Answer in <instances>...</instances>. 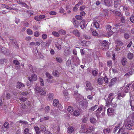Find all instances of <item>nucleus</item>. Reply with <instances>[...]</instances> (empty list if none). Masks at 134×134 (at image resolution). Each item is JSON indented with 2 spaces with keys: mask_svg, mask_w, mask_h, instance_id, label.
<instances>
[{
  "mask_svg": "<svg viewBox=\"0 0 134 134\" xmlns=\"http://www.w3.org/2000/svg\"><path fill=\"white\" fill-rule=\"evenodd\" d=\"M102 48L104 50H107L109 48V44L108 42L105 40L102 41Z\"/></svg>",
  "mask_w": 134,
  "mask_h": 134,
  "instance_id": "nucleus-1",
  "label": "nucleus"
},
{
  "mask_svg": "<svg viewBox=\"0 0 134 134\" xmlns=\"http://www.w3.org/2000/svg\"><path fill=\"white\" fill-rule=\"evenodd\" d=\"M86 89L87 91L90 90L91 91H94V88L91 86V84L90 82L88 81L86 82Z\"/></svg>",
  "mask_w": 134,
  "mask_h": 134,
  "instance_id": "nucleus-2",
  "label": "nucleus"
},
{
  "mask_svg": "<svg viewBox=\"0 0 134 134\" xmlns=\"http://www.w3.org/2000/svg\"><path fill=\"white\" fill-rule=\"evenodd\" d=\"M117 80V78L116 77L112 79L109 83V87H111L113 85H114L115 83H116Z\"/></svg>",
  "mask_w": 134,
  "mask_h": 134,
  "instance_id": "nucleus-3",
  "label": "nucleus"
},
{
  "mask_svg": "<svg viewBox=\"0 0 134 134\" xmlns=\"http://www.w3.org/2000/svg\"><path fill=\"white\" fill-rule=\"evenodd\" d=\"M121 63L122 65L125 66L127 63V59L125 57H123L121 60Z\"/></svg>",
  "mask_w": 134,
  "mask_h": 134,
  "instance_id": "nucleus-4",
  "label": "nucleus"
},
{
  "mask_svg": "<svg viewBox=\"0 0 134 134\" xmlns=\"http://www.w3.org/2000/svg\"><path fill=\"white\" fill-rule=\"evenodd\" d=\"M72 59V61L75 65H77L79 63V59L77 57H73Z\"/></svg>",
  "mask_w": 134,
  "mask_h": 134,
  "instance_id": "nucleus-5",
  "label": "nucleus"
},
{
  "mask_svg": "<svg viewBox=\"0 0 134 134\" xmlns=\"http://www.w3.org/2000/svg\"><path fill=\"white\" fill-rule=\"evenodd\" d=\"M59 110L55 109L54 110H51V114L54 116H56L59 114Z\"/></svg>",
  "mask_w": 134,
  "mask_h": 134,
  "instance_id": "nucleus-6",
  "label": "nucleus"
},
{
  "mask_svg": "<svg viewBox=\"0 0 134 134\" xmlns=\"http://www.w3.org/2000/svg\"><path fill=\"white\" fill-rule=\"evenodd\" d=\"M25 86V85L21 82H17V85H16V87L19 89H22Z\"/></svg>",
  "mask_w": 134,
  "mask_h": 134,
  "instance_id": "nucleus-7",
  "label": "nucleus"
},
{
  "mask_svg": "<svg viewBox=\"0 0 134 134\" xmlns=\"http://www.w3.org/2000/svg\"><path fill=\"white\" fill-rule=\"evenodd\" d=\"M9 38L10 42L12 44H13L14 46V45H15L17 47H18V46L17 44V42L15 39H13L11 37H9Z\"/></svg>",
  "mask_w": 134,
  "mask_h": 134,
  "instance_id": "nucleus-8",
  "label": "nucleus"
},
{
  "mask_svg": "<svg viewBox=\"0 0 134 134\" xmlns=\"http://www.w3.org/2000/svg\"><path fill=\"white\" fill-rule=\"evenodd\" d=\"M77 95L76 97V100L77 102H81L83 98L79 94H77Z\"/></svg>",
  "mask_w": 134,
  "mask_h": 134,
  "instance_id": "nucleus-9",
  "label": "nucleus"
},
{
  "mask_svg": "<svg viewBox=\"0 0 134 134\" xmlns=\"http://www.w3.org/2000/svg\"><path fill=\"white\" fill-rule=\"evenodd\" d=\"M72 33L77 37H79L80 36V33L77 29H75L72 31Z\"/></svg>",
  "mask_w": 134,
  "mask_h": 134,
  "instance_id": "nucleus-10",
  "label": "nucleus"
},
{
  "mask_svg": "<svg viewBox=\"0 0 134 134\" xmlns=\"http://www.w3.org/2000/svg\"><path fill=\"white\" fill-rule=\"evenodd\" d=\"M8 50L6 49V48L5 47H3L0 48V52L2 53L5 54L8 52Z\"/></svg>",
  "mask_w": 134,
  "mask_h": 134,
  "instance_id": "nucleus-11",
  "label": "nucleus"
},
{
  "mask_svg": "<svg viewBox=\"0 0 134 134\" xmlns=\"http://www.w3.org/2000/svg\"><path fill=\"white\" fill-rule=\"evenodd\" d=\"M113 99V97H112L111 96H110L109 97V95L108 97V99L107 100H106V103H107V104L109 105L110 104V103H111Z\"/></svg>",
  "mask_w": 134,
  "mask_h": 134,
  "instance_id": "nucleus-12",
  "label": "nucleus"
},
{
  "mask_svg": "<svg viewBox=\"0 0 134 134\" xmlns=\"http://www.w3.org/2000/svg\"><path fill=\"white\" fill-rule=\"evenodd\" d=\"M73 21L74 27L76 28L78 27L79 25V21L75 20L74 19H73Z\"/></svg>",
  "mask_w": 134,
  "mask_h": 134,
  "instance_id": "nucleus-13",
  "label": "nucleus"
},
{
  "mask_svg": "<svg viewBox=\"0 0 134 134\" xmlns=\"http://www.w3.org/2000/svg\"><path fill=\"white\" fill-rule=\"evenodd\" d=\"M29 68L32 72H35L36 71V68L35 67H33L31 64H29L28 65Z\"/></svg>",
  "mask_w": 134,
  "mask_h": 134,
  "instance_id": "nucleus-14",
  "label": "nucleus"
},
{
  "mask_svg": "<svg viewBox=\"0 0 134 134\" xmlns=\"http://www.w3.org/2000/svg\"><path fill=\"white\" fill-rule=\"evenodd\" d=\"M52 74L55 77H57L59 76V72L58 70H54Z\"/></svg>",
  "mask_w": 134,
  "mask_h": 134,
  "instance_id": "nucleus-15",
  "label": "nucleus"
},
{
  "mask_svg": "<svg viewBox=\"0 0 134 134\" xmlns=\"http://www.w3.org/2000/svg\"><path fill=\"white\" fill-rule=\"evenodd\" d=\"M105 5L107 6H110L111 3V0H104Z\"/></svg>",
  "mask_w": 134,
  "mask_h": 134,
  "instance_id": "nucleus-16",
  "label": "nucleus"
},
{
  "mask_svg": "<svg viewBox=\"0 0 134 134\" xmlns=\"http://www.w3.org/2000/svg\"><path fill=\"white\" fill-rule=\"evenodd\" d=\"M86 128L85 125H81L80 132L81 133L85 132V129Z\"/></svg>",
  "mask_w": 134,
  "mask_h": 134,
  "instance_id": "nucleus-17",
  "label": "nucleus"
},
{
  "mask_svg": "<svg viewBox=\"0 0 134 134\" xmlns=\"http://www.w3.org/2000/svg\"><path fill=\"white\" fill-rule=\"evenodd\" d=\"M134 123L133 121L132 120V119H130L129 120H127V123L126 124L127 125H131L132 126H133V124Z\"/></svg>",
  "mask_w": 134,
  "mask_h": 134,
  "instance_id": "nucleus-18",
  "label": "nucleus"
},
{
  "mask_svg": "<svg viewBox=\"0 0 134 134\" xmlns=\"http://www.w3.org/2000/svg\"><path fill=\"white\" fill-rule=\"evenodd\" d=\"M133 57V53L130 52L127 54V57L128 58L131 60L132 59Z\"/></svg>",
  "mask_w": 134,
  "mask_h": 134,
  "instance_id": "nucleus-19",
  "label": "nucleus"
},
{
  "mask_svg": "<svg viewBox=\"0 0 134 134\" xmlns=\"http://www.w3.org/2000/svg\"><path fill=\"white\" fill-rule=\"evenodd\" d=\"M54 98V95L53 93H51L49 94L48 97V99L49 100L51 101Z\"/></svg>",
  "mask_w": 134,
  "mask_h": 134,
  "instance_id": "nucleus-20",
  "label": "nucleus"
},
{
  "mask_svg": "<svg viewBox=\"0 0 134 134\" xmlns=\"http://www.w3.org/2000/svg\"><path fill=\"white\" fill-rule=\"evenodd\" d=\"M59 101L58 99H54L53 101V105L54 106H57L59 104Z\"/></svg>",
  "mask_w": 134,
  "mask_h": 134,
  "instance_id": "nucleus-21",
  "label": "nucleus"
},
{
  "mask_svg": "<svg viewBox=\"0 0 134 134\" xmlns=\"http://www.w3.org/2000/svg\"><path fill=\"white\" fill-rule=\"evenodd\" d=\"M97 82L99 85H101L103 83V79L101 78H99L98 79Z\"/></svg>",
  "mask_w": 134,
  "mask_h": 134,
  "instance_id": "nucleus-22",
  "label": "nucleus"
},
{
  "mask_svg": "<svg viewBox=\"0 0 134 134\" xmlns=\"http://www.w3.org/2000/svg\"><path fill=\"white\" fill-rule=\"evenodd\" d=\"M98 107V105H96L94 106L93 107H92L90 108L89 109V111L92 112L94 111Z\"/></svg>",
  "mask_w": 134,
  "mask_h": 134,
  "instance_id": "nucleus-23",
  "label": "nucleus"
},
{
  "mask_svg": "<svg viewBox=\"0 0 134 134\" xmlns=\"http://www.w3.org/2000/svg\"><path fill=\"white\" fill-rule=\"evenodd\" d=\"M50 40H48L45 42H44L42 43V44L43 45L45 46H48L50 44Z\"/></svg>",
  "mask_w": 134,
  "mask_h": 134,
  "instance_id": "nucleus-24",
  "label": "nucleus"
},
{
  "mask_svg": "<svg viewBox=\"0 0 134 134\" xmlns=\"http://www.w3.org/2000/svg\"><path fill=\"white\" fill-rule=\"evenodd\" d=\"M74 131V129L71 126H69L68 128V132L70 133H72Z\"/></svg>",
  "mask_w": 134,
  "mask_h": 134,
  "instance_id": "nucleus-25",
  "label": "nucleus"
},
{
  "mask_svg": "<svg viewBox=\"0 0 134 134\" xmlns=\"http://www.w3.org/2000/svg\"><path fill=\"white\" fill-rule=\"evenodd\" d=\"M34 129L36 132V134H40V131L39 130V127L37 126H35L34 127Z\"/></svg>",
  "mask_w": 134,
  "mask_h": 134,
  "instance_id": "nucleus-26",
  "label": "nucleus"
},
{
  "mask_svg": "<svg viewBox=\"0 0 134 134\" xmlns=\"http://www.w3.org/2000/svg\"><path fill=\"white\" fill-rule=\"evenodd\" d=\"M1 6L3 8H5L7 9L10 10V7L5 5L4 4H1Z\"/></svg>",
  "mask_w": 134,
  "mask_h": 134,
  "instance_id": "nucleus-27",
  "label": "nucleus"
},
{
  "mask_svg": "<svg viewBox=\"0 0 134 134\" xmlns=\"http://www.w3.org/2000/svg\"><path fill=\"white\" fill-rule=\"evenodd\" d=\"M118 99H119V98L121 97H124L125 95V94H122V93H121L120 91H118Z\"/></svg>",
  "mask_w": 134,
  "mask_h": 134,
  "instance_id": "nucleus-28",
  "label": "nucleus"
},
{
  "mask_svg": "<svg viewBox=\"0 0 134 134\" xmlns=\"http://www.w3.org/2000/svg\"><path fill=\"white\" fill-rule=\"evenodd\" d=\"M114 110V109L112 108H109L107 109L108 114L113 113Z\"/></svg>",
  "mask_w": 134,
  "mask_h": 134,
  "instance_id": "nucleus-29",
  "label": "nucleus"
},
{
  "mask_svg": "<svg viewBox=\"0 0 134 134\" xmlns=\"http://www.w3.org/2000/svg\"><path fill=\"white\" fill-rule=\"evenodd\" d=\"M42 90L39 87L37 86L35 88V90L37 92L40 93Z\"/></svg>",
  "mask_w": 134,
  "mask_h": 134,
  "instance_id": "nucleus-30",
  "label": "nucleus"
},
{
  "mask_svg": "<svg viewBox=\"0 0 134 134\" xmlns=\"http://www.w3.org/2000/svg\"><path fill=\"white\" fill-rule=\"evenodd\" d=\"M46 76L48 77V79H51L53 77L48 72H46Z\"/></svg>",
  "mask_w": 134,
  "mask_h": 134,
  "instance_id": "nucleus-31",
  "label": "nucleus"
},
{
  "mask_svg": "<svg viewBox=\"0 0 134 134\" xmlns=\"http://www.w3.org/2000/svg\"><path fill=\"white\" fill-rule=\"evenodd\" d=\"M80 102L81 103L80 105L82 107H83L86 104L87 101L86 100H83Z\"/></svg>",
  "mask_w": 134,
  "mask_h": 134,
  "instance_id": "nucleus-32",
  "label": "nucleus"
},
{
  "mask_svg": "<svg viewBox=\"0 0 134 134\" xmlns=\"http://www.w3.org/2000/svg\"><path fill=\"white\" fill-rule=\"evenodd\" d=\"M71 53V52L68 49L65 51L64 53V54L65 56H67L70 55Z\"/></svg>",
  "mask_w": 134,
  "mask_h": 134,
  "instance_id": "nucleus-33",
  "label": "nucleus"
},
{
  "mask_svg": "<svg viewBox=\"0 0 134 134\" xmlns=\"http://www.w3.org/2000/svg\"><path fill=\"white\" fill-rule=\"evenodd\" d=\"M106 30L107 31H110L111 29V26L109 25H107L105 26Z\"/></svg>",
  "mask_w": 134,
  "mask_h": 134,
  "instance_id": "nucleus-34",
  "label": "nucleus"
},
{
  "mask_svg": "<svg viewBox=\"0 0 134 134\" xmlns=\"http://www.w3.org/2000/svg\"><path fill=\"white\" fill-rule=\"evenodd\" d=\"M134 101L132 100H130V105L131 106L132 110L133 111H134V105L132 104V103Z\"/></svg>",
  "mask_w": 134,
  "mask_h": 134,
  "instance_id": "nucleus-35",
  "label": "nucleus"
},
{
  "mask_svg": "<svg viewBox=\"0 0 134 134\" xmlns=\"http://www.w3.org/2000/svg\"><path fill=\"white\" fill-rule=\"evenodd\" d=\"M121 123H120L118 125H117L116 126H115L114 130V132H116L117 130L118 129V128L120 127V125H121Z\"/></svg>",
  "mask_w": 134,
  "mask_h": 134,
  "instance_id": "nucleus-36",
  "label": "nucleus"
},
{
  "mask_svg": "<svg viewBox=\"0 0 134 134\" xmlns=\"http://www.w3.org/2000/svg\"><path fill=\"white\" fill-rule=\"evenodd\" d=\"M116 42L117 44L119 46H122L123 44L122 42L119 40H117Z\"/></svg>",
  "mask_w": 134,
  "mask_h": 134,
  "instance_id": "nucleus-37",
  "label": "nucleus"
},
{
  "mask_svg": "<svg viewBox=\"0 0 134 134\" xmlns=\"http://www.w3.org/2000/svg\"><path fill=\"white\" fill-rule=\"evenodd\" d=\"M110 131V130L108 128H107L103 130V132L105 134L109 133Z\"/></svg>",
  "mask_w": 134,
  "mask_h": 134,
  "instance_id": "nucleus-38",
  "label": "nucleus"
},
{
  "mask_svg": "<svg viewBox=\"0 0 134 134\" xmlns=\"http://www.w3.org/2000/svg\"><path fill=\"white\" fill-rule=\"evenodd\" d=\"M7 61V60L5 59H0V64H4Z\"/></svg>",
  "mask_w": 134,
  "mask_h": 134,
  "instance_id": "nucleus-39",
  "label": "nucleus"
},
{
  "mask_svg": "<svg viewBox=\"0 0 134 134\" xmlns=\"http://www.w3.org/2000/svg\"><path fill=\"white\" fill-rule=\"evenodd\" d=\"M52 34L55 37H58L59 36V34L57 32L53 31L52 32Z\"/></svg>",
  "mask_w": 134,
  "mask_h": 134,
  "instance_id": "nucleus-40",
  "label": "nucleus"
},
{
  "mask_svg": "<svg viewBox=\"0 0 134 134\" xmlns=\"http://www.w3.org/2000/svg\"><path fill=\"white\" fill-rule=\"evenodd\" d=\"M114 32H113L112 31H109L107 33V37H110L113 34Z\"/></svg>",
  "mask_w": 134,
  "mask_h": 134,
  "instance_id": "nucleus-41",
  "label": "nucleus"
},
{
  "mask_svg": "<svg viewBox=\"0 0 134 134\" xmlns=\"http://www.w3.org/2000/svg\"><path fill=\"white\" fill-rule=\"evenodd\" d=\"M31 77L32 80H35L37 79V76L35 74H33L31 75Z\"/></svg>",
  "mask_w": 134,
  "mask_h": 134,
  "instance_id": "nucleus-42",
  "label": "nucleus"
},
{
  "mask_svg": "<svg viewBox=\"0 0 134 134\" xmlns=\"http://www.w3.org/2000/svg\"><path fill=\"white\" fill-rule=\"evenodd\" d=\"M124 37L125 39H128L130 37L129 35L127 33H125L124 34Z\"/></svg>",
  "mask_w": 134,
  "mask_h": 134,
  "instance_id": "nucleus-43",
  "label": "nucleus"
},
{
  "mask_svg": "<svg viewBox=\"0 0 134 134\" xmlns=\"http://www.w3.org/2000/svg\"><path fill=\"white\" fill-rule=\"evenodd\" d=\"M125 126L126 128L128 130H131L132 129V126L131 125H127L126 124L125 125Z\"/></svg>",
  "mask_w": 134,
  "mask_h": 134,
  "instance_id": "nucleus-44",
  "label": "nucleus"
},
{
  "mask_svg": "<svg viewBox=\"0 0 134 134\" xmlns=\"http://www.w3.org/2000/svg\"><path fill=\"white\" fill-rule=\"evenodd\" d=\"M120 18V20L121 22L122 23H124L125 22V19L124 16H122Z\"/></svg>",
  "mask_w": 134,
  "mask_h": 134,
  "instance_id": "nucleus-45",
  "label": "nucleus"
},
{
  "mask_svg": "<svg viewBox=\"0 0 134 134\" xmlns=\"http://www.w3.org/2000/svg\"><path fill=\"white\" fill-rule=\"evenodd\" d=\"M27 32L28 34L30 35H31L33 34L32 31L30 29H27Z\"/></svg>",
  "mask_w": 134,
  "mask_h": 134,
  "instance_id": "nucleus-46",
  "label": "nucleus"
},
{
  "mask_svg": "<svg viewBox=\"0 0 134 134\" xmlns=\"http://www.w3.org/2000/svg\"><path fill=\"white\" fill-rule=\"evenodd\" d=\"M123 10L125 11V12H126L128 11L129 10V8L128 6H124L123 7Z\"/></svg>",
  "mask_w": 134,
  "mask_h": 134,
  "instance_id": "nucleus-47",
  "label": "nucleus"
},
{
  "mask_svg": "<svg viewBox=\"0 0 134 134\" xmlns=\"http://www.w3.org/2000/svg\"><path fill=\"white\" fill-rule=\"evenodd\" d=\"M94 25L96 28H99V23L97 22H95L94 23Z\"/></svg>",
  "mask_w": 134,
  "mask_h": 134,
  "instance_id": "nucleus-48",
  "label": "nucleus"
},
{
  "mask_svg": "<svg viewBox=\"0 0 134 134\" xmlns=\"http://www.w3.org/2000/svg\"><path fill=\"white\" fill-rule=\"evenodd\" d=\"M90 121L92 123H95L96 122V119L94 118H91L90 119Z\"/></svg>",
  "mask_w": 134,
  "mask_h": 134,
  "instance_id": "nucleus-49",
  "label": "nucleus"
},
{
  "mask_svg": "<svg viewBox=\"0 0 134 134\" xmlns=\"http://www.w3.org/2000/svg\"><path fill=\"white\" fill-rule=\"evenodd\" d=\"M115 13V14L118 16H122L121 13L118 11H116Z\"/></svg>",
  "mask_w": 134,
  "mask_h": 134,
  "instance_id": "nucleus-50",
  "label": "nucleus"
},
{
  "mask_svg": "<svg viewBox=\"0 0 134 134\" xmlns=\"http://www.w3.org/2000/svg\"><path fill=\"white\" fill-rule=\"evenodd\" d=\"M75 18L78 20H81L82 19V17L81 15H77L76 16Z\"/></svg>",
  "mask_w": 134,
  "mask_h": 134,
  "instance_id": "nucleus-51",
  "label": "nucleus"
},
{
  "mask_svg": "<svg viewBox=\"0 0 134 134\" xmlns=\"http://www.w3.org/2000/svg\"><path fill=\"white\" fill-rule=\"evenodd\" d=\"M9 124L7 122H5L4 124V127L6 129H7L9 127Z\"/></svg>",
  "mask_w": 134,
  "mask_h": 134,
  "instance_id": "nucleus-52",
  "label": "nucleus"
},
{
  "mask_svg": "<svg viewBox=\"0 0 134 134\" xmlns=\"http://www.w3.org/2000/svg\"><path fill=\"white\" fill-rule=\"evenodd\" d=\"M74 115L75 116H78L79 114V112L78 111H75L74 112Z\"/></svg>",
  "mask_w": 134,
  "mask_h": 134,
  "instance_id": "nucleus-53",
  "label": "nucleus"
},
{
  "mask_svg": "<svg viewBox=\"0 0 134 134\" xmlns=\"http://www.w3.org/2000/svg\"><path fill=\"white\" fill-rule=\"evenodd\" d=\"M73 108L72 107H71V106H69L68 107L67 110L69 112H71L73 111Z\"/></svg>",
  "mask_w": 134,
  "mask_h": 134,
  "instance_id": "nucleus-54",
  "label": "nucleus"
},
{
  "mask_svg": "<svg viewBox=\"0 0 134 134\" xmlns=\"http://www.w3.org/2000/svg\"><path fill=\"white\" fill-rule=\"evenodd\" d=\"M56 47L59 49L60 50L62 48L60 45L58 44V43H56L55 44Z\"/></svg>",
  "mask_w": 134,
  "mask_h": 134,
  "instance_id": "nucleus-55",
  "label": "nucleus"
},
{
  "mask_svg": "<svg viewBox=\"0 0 134 134\" xmlns=\"http://www.w3.org/2000/svg\"><path fill=\"white\" fill-rule=\"evenodd\" d=\"M83 1L82 0H80L79 1L78 3L75 5L76 6H79L81 5H82L83 3Z\"/></svg>",
  "mask_w": 134,
  "mask_h": 134,
  "instance_id": "nucleus-56",
  "label": "nucleus"
},
{
  "mask_svg": "<svg viewBox=\"0 0 134 134\" xmlns=\"http://www.w3.org/2000/svg\"><path fill=\"white\" fill-rule=\"evenodd\" d=\"M87 118L84 117L83 118L82 120V122L84 123H86L87 121Z\"/></svg>",
  "mask_w": 134,
  "mask_h": 134,
  "instance_id": "nucleus-57",
  "label": "nucleus"
},
{
  "mask_svg": "<svg viewBox=\"0 0 134 134\" xmlns=\"http://www.w3.org/2000/svg\"><path fill=\"white\" fill-rule=\"evenodd\" d=\"M56 60L59 63H61L62 61V59L61 58L59 57H56Z\"/></svg>",
  "mask_w": 134,
  "mask_h": 134,
  "instance_id": "nucleus-58",
  "label": "nucleus"
},
{
  "mask_svg": "<svg viewBox=\"0 0 134 134\" xmlns=\"http://www.w3.org/2000/svg\"><path fill=\"white\" fill-rule=\"evenodd\" d=\"M39 79L40 80V81L41 82V85L42 86H43L44 85V83L43 82V80L42 79L41 77H40L39 78Z\"/></svg>",
  "mask_w": 134,
  "mask_h": 134,
  "instance_id": "nucleus-59",
  "label": "nucleus"
},
{
  "mask_svg": "<svg viewBox=\"0 0 134 134\" xmlns=\"http://www.w3.org/2000/svg\"><path fill=\"white\" fill-rule=\"evenodd\" d=\"M130 21L132 23H134V14L132 15L130 18Z\"/></svg>",
  "mask_w": 134,
  "mask_h": 134,
  "instance_id": "nucleus-60",
  "label": "nucleus"
},
{
  "mask_svg": "<svg viewBox=\"0 0 134 134\" xmlns=\"http://www.w3.org/2000/svg\"><path fill=\"white\" fill-rule=\"evenodd\" d=\"M104 15L105 16L108 13V11L107 9H105L103 10Z\"/></svg>",
  "mask_w": 134,
  "mask_h": 134,
  "instance_id": "nucleus-61",
  "label": "nucleus"
},
{
  "mask_svg": "<svg viewBox=\"0 0 134 134\" xmlns=\"http://www.w3.org/2000/svg\"><path fill=\"white\" fill-rule=\"evenodd\" d=\"M132 72L131 71H129L128 73H127L125 75V76H126L127 77H129L130 76V75H132Z\"/></svg>",
  "mask_w": 134,
  "mask_h": 134,
  "instance_id": "nucleus-62",
  "label": "nucleus"
},
{
  "mask_svg": "<svg viewBox=\"0 0 134 134\" xmlns=\"http://www.w3.org/2000/svg\"><path fill=\"white\" fill-rule=\"evenodd\" d=\"M97 72L95 70H93L92 71V73L93 75L94 76H96L97 74Z\"/></svg>",
  "mask_w": 134,
  "mask_h": 134,
  "instance_id": "nucleus-63",
  "label": "nucleus"
},
{
  "mask_svg": "<svg viewBox=\"0 0 134 134\" xmlns=\"http://www.w3.org/2000/svg\"><path fill=\"white\" fill-rule=\"evenodd\" d=\"M29 130L27 128H26L24 131V134H28L29 133Z\"/></svg>",
  "mask_w": 134,
  "mask_h": 134,
  "instance_id": "nucleus-64",
  "label": "nucleus"
}]
</instances>
